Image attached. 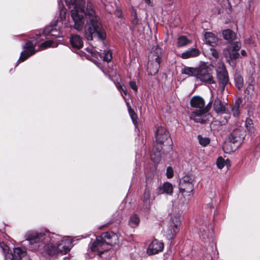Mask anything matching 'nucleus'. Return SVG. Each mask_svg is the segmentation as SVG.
<instances>
[{
  "label": "nucleus",
  "mask_w": 260,
  "mask_h": 260,
  "mask_svg": "<svg viewBox=\"0 0 260 260\" xmlns=\"http://www.w3.org/2000/svg\"><path fill=\"white\" fill-rule=\"evenodd\" d=\"M129 86L131 88L134 90L135 91H137L138 90V87L136 84V83L134 81H131L129 82Z\"/></svg>",
  "instance_id": "a19ab883"
},
{
  "label": "nucleus",
  "mask_w": 260,
  "mask_h": 260,
  "mask_svg": "<svg viewBox=\"0 0 260 260\" xmlns=\"http://www.w3.org/2000/svg\"><path fill=\"white\" fill-rule=\"evenodd\" d=\"M245 127L248 132L253 134L255 131L252 120L250 118H247L245 120Z\"/></svg>",
  "instance_id": "c756f323"
},
{
  "label": "nucleus",
  "mask_w": 260,
  "mask_h": 260,
  "mask_svg": "<svg viewBox=\"0 0 260 260\" xmlns=\"http://www.w3.org/2000/svg\"><path fill=\"white\" fill-rule=\"evenodd\" d=\"M223 54L230 65L233 67L235 66L236 63L233 60L239 57V53L237 51H232L231 50L224 49Z\"/></svg>",
  "instance_id": "f3484780"
},
{
  "label": "nucleus",
  "mask_w": 260,
  "mask_h": 260,
  "mask_svg": "<svg viewBox=\"0 0 260 260\" xmlns=\"http://www.w3.org/2000/svg\"><path fill=\"white\" fill-rule=\"evenodd\" d=\"M210 52L213 57L217 59L219 57V52L216 50L214 47H211Z\"/></svg>",
  "instance_id": "58836bf2"
},
{
  "label": "nucleus",
  "mask_w": 260,
  "mask_h": 260,
  "mask_svg": "<svg viewBox=\"0 0 260 260\" xmlns=\"http://www.w3.org/2000/svg\"><path fill=\"white\" fill-rule=\"evenodd\" d=\"M124 85H123V84H122V83H118L116 85V87L117 88V89H118V90H120L121 89V88L122 87V86H124Z\"/></svg>",
  "instance_id": "de8ad7c7"
},
{
  "label": "nucleus",
  "mask_w": 260,
  "mask_h": 260,
  "mask_svg": "<svg viewBox=\"0 0 260 260\" xmlns=\"http://www.w3.org/2000/svg\"><path fill=\"white\" fill-rule=\"evenodd\" d=\"M229 161L228 159H226V161L222 157H219L216 161V165L218 169H222L225 164H227V161Z\"/></svg>",
  "instance_id": "c9c22d12"
},
{
  "label": "nucleus",
  "mask_w": 260,
  "mask_h": 260,
  "mask_svg": "<svg viewBox=\"0 0 260 260\" xmlns=\"http://www.w3.org/2000/svg\"><path fill=\"white\" fill-rule=\"evenodd\" d=\"M150 190L146 187L141 198L145 209H148L152 202V200L150 199Z\"/></svg>",
  "instance_id": "6ab92c4d"
},
{
  "label": "nucleus",
  "mask_w": 260,
  "mask_h": 260,
  "mask_svg": "<svg viewBox=\"0 0 260 260\" xmlns=\"http://www.w3.org/2000/svg\"><path fill=\"white\" fill-rule=\"evenodd\" d=\"M241 100L240 99L237 100L236 101L233 107L240 109V106H241Z\"/></svg>",
  "instance_id": "a18cd8bd"
},
{
  "label": "nucleus",
  "mask_w": 260,
  "mask_h": 260,
  "mask_svg": "<svg viewBox=\"0 0 260 260\" xmlns=\"http://www.w3.org/2000/svg\"><path fill=\"white\" fill-rule=\"evenodd\" d=\"M131 22L133 26L136 27V26L139 23V19L138 17L132 18Z\"/></svg>",
  "instance_id": "37998d69"
},
{
  "label": "nucleus",
  "mask_w": 260,
  "mask_h": 260,
  "mask_svg": "<svg viewBox=\"0 0 260 260\" xmlns=\"http://www.w3.org/2000/svg\"><path fill=\"white\" fill-rule=\"evenodd\" d=\"M126 105L128 107V112H129V115L131 116V118L132 120V121L135 125H136V124H137L136 120H137V114L135 113V112L133 110H132L131 109L130 105H129V103H126Z\"/></svg>",
  "instance_id": "72a5a7b5"
},
{
  "label": "nucleus",
  "mask_w": 260,
  "mask_h": 260,
  "mask_svg": "<svg viewBox=\"0 0 260 260\" xmlns=\"http://www.w3.org/2000/svg\"><path fill=\"white\" fill-rule=\"evenodd\" d=\"M36 45V43H33L30 41H27L23 46V48L25 50L21 52L20 57L17 62L24 61L29 56L35 54L37 52V50L35 49Z\"/></svg>",
  "instance_id": "9b49d317"
},
{
  "label": "nucleus",
  "mask_w": 260,
  "mask_h": 260,
  "mask_svg": "<svg viewBox=\"0 0 260 260\" xmlns=\"http://www.w3.org/2000/svg\"><path fill=\"white\" fill-rule=\"evenodd\" d=\"M86 51H87V52H88L89 53L91 54V55L92 56L95 57L96 58H98L97 55L98 54L96 53V52H95L92 48H86Z\"/></svg>",
  "instance_id": "79ce46f5"
},
{
  "label": "nucleus",
  "mask_w": 260,
  "mask_h": 260,
  "mask_svg": "<svg viewBox=\"0 0 260 260\" xmlns=\"http://www.w3.org/2000/svg\"><path fill=\"white\" fill-rule=\"evenodd\" d=\"M52 41L50 40L46 41L41 44V45L39 46V49L41 50L45 49L48 47H51L52 46Z\"/></svg>",
  "instance_id": "e433bc0d"
},
{
  "label": "nucleus",
  "mask_w": 260,
  "mask_h": 260,
  "mask_svg": "<svg viewBox=\"0 0 260 260\" xmlns=\"http://www.w3.org/2000/svg\"><path fill=\"white\" fill-rule=\"evenodd\" d=\"M226 2L227 4H228V5H229V7H230V8H229L230 10H231V9L232 7H231V4H230V3L229 1L228 0H226Z\"/></svg>",
  "instance_id": "603ef678"
},
{
  "label": "nucleus",
  "mask_w": 260,
  "mask_h": 260,
  "mask_svg": "<svg viewBox=\"0 0 260 260\" xmlns=\"http://www.w3.org/2000/svg\"><path fill=\"white\" fill-rule=\"evenodd\" d=\"M250 3H251V1L249 0V1H248V5H249V11H251V9H250Z\"/></svg>",
  "instance_id": "864d4df0"
},
{
  "label": "nucleus",
  "mask_w": 260,
  "mask_h": 260,
  "mask_svg": "<svg viewBox=\"0 0 260 260\" xmlns=\"http://www.w3.org/2000/svg\"><path fill=\"white\" fill-rule=\"evenodd\" d=\"M26 249L24 248L16 247L13 249V255L16 259H20L26 255Z\"/></svg>",
  "instance_id": "393cba45"
},
{
  "label": "nucleus",
  "mask_w": 260,
  "mask_h": 260,
  "mask_svg": "<svg viewBox=\"0 0 260 260\" xmlns=\"http://www.w3.org/2000/svg\"><path fill=\"white\" fill-rule=\"evenodd\" d=\"M241 54L243 55V56H245L246 55V52L244 50H242L241 51Z\"/></svg>",
  "instance_id": "3c124183"
},
{
  "label": "nucleus",
  "mask_w": 260,
  "mask_h": 260,
  "mask_svg": "<svg viewBox=\"0 0 260 260\" xmlns=\"http://www.w3.org/2000/svg\"><path fill=\"white\" fill-rule=\"evenodd\" d=\"M153 55L155 58H159L161 60V49L158 46H155L153 48Z\"/></svg>",
  "instance_id": "f704fd0d"
},
{
  "label": "nucleus",
  "mask_w": 260,
  "mask_h": 260,
  "mask_svg": "<svg viewBox=\"0 0 260 260\" xmlns=\"http://www.w3.org/2000/svg\"><path fill=\"white\" fill-rule=\"evenodd\" d=\"M65 2L68 6H74L71 10V17L76 30L82 29L86 19L85 37L88 41L95 38L101 40L106 39V33L97 20L92 3L87 2L85 7V0H65Z\"/></svg>",
  "instance_id": "f257e3e1"
},
{
  "label": "nucleus",
  "mask_w": 260,
  "mask_h": 260,
  "mask_svg": "<svg viewBox=\"0 0 260 260\" xmlns=\"http://www.w3.org/2000/svg\"><path fill=\"white\" fill-rule=\"evenodd\" d=\"M145 3L146 5H147L148 6L152 7L151 0H144Z\"/></svg>",
  "instance_id": "09e8293b"
},
{
  "label": "nucleus",
  "mask_w": 260,
  "mask_h": 260,
  "mask_svg": "<svg viewBox=\"0 0 260 260\" xmlns=\"http://www.w3.org/2000/svg\"><path fill=\"white\" fill-rule=\"evenodd\" d=\"M198 226H199V234L200 238L204 241H206L208 239V221H204L202 224L200 222H198Z\"/></svg>",
  "instance_id": "dca6fc26"
},
{
  "label": "nucleus",
  "mask_w": 260,
  "mask_h": 260,
  "mask_svg": "<svg viewBox=\"0 0 260 260\" xmlns=\"http://www.w3.org/2000/svg\"><path fill=\"white\" fill-rule=\"evenodd\" d=\"M232 110L234 117H238L240 115V111L239 108L233 107Z\"/></svg>",
  "instance_id": "ea45409f"
},
{
  "label": "nucleus",
  "mask_w": 260,
  "mask_h": 260,
  "mask_svg": "<svg viewBox=\"0 0 260 260\" xmlns=\"http://www.w3.org/2000/svg\"><path fill=\"white\" fill-rule=\"evenodd\" d=\"M231 44L230 47H228L226 50H231L232 51H237L238 52L241 48V44L240 42H231L230 43Z\"/></svg>",
  "instance_id": "2f4dec72"
},
{
  "label": "nucleus",
  "mask_w": 260,
  "mask_h": 260,
  "mask_svg": "<svg viewBox=\"0 0 260 260\" xmlns=\"http://www.w3.org/2000/svg\"><path fill=\"white\" fill-rule=\"evenodd\" d=\"M198 68L185 67L182 70L181 73L189 76H194L197 77Z\"/></svg>",
  "instance_id": "a878e982"
},
{
  "label": "nucleus",
  "mask_w": 260,
  "mask_h": 260,
  "mask_svg": "<svg viewBox=\"0 0 260 260\" xmlns=\"http://www.w3.org/2000/svg\"><path fill=\"white\" fill-rule=\"evenodd\" d=\"M197 79L206 84H211L214 83V80L209 69L205 66H200L198 67Z\"/></svg>",
  "instance_id": "9d476101"
},
{
  "label": "nucleus",
  "mask_w": 260,
  "mask_h": 260,
  "mask_svg": "<svg viewBox=\"0 0 260 260\" xmlns=\"http://www.w3.org/2000/svg\"><path fill=\"white\" fill-rule=\"evenodd\" d=\"M70 42L72 48L75 49H79L83 46L82 38L79 35H72L70 39Z\"/></svg>",
  "instance_id": "a211bd4d"
},
{
  "label": "nucleus",
  "mask_w": 260,
  "mask_h": 260,
  "mask_svg": "<svg viewBox=\"0 0 260 260\" xmlns=\"http://www.w3.org/2000/svg\"><path fill=\"white\" fill-rule=\"evenodd\" d=\"M194 177L191 174L183 176L179 184V192L183 196H191L194 188Z\"/></svg>",
  "instance_id": "0eeeda50"
},
{
  "label": "nucleus",
  "mask_w": 260,
  "mask_h": 260,
  "mask_svg": "<svg viewBox=\"0 0 260 260\" xmlns=\"http://www.w3.org/2000/svg\"><path fill=\"white\" fill-rule=\"evenodd\" d=\"M222 35L225 40H228L230 43L233 42L235 39L236 35L231 29H227L223 31Z\"/></svg>",
  "instance_id": "b1692460"
},
{
  "label": "nucleus",
  "mask_w": 260,
  "mask_h": 260,
  "mask_svg": "<svg viewBox=\"0 0 260 260\" xmlns=\"http://www.w3.org/2000/svg\"><path fill=\"white\" fill-rule=\"evenodd\" d=\"M204 41L206 44L210 45L211 47H214L218 41V39L212 32H206L204 34Z\"/></svg>",
  "instance_id": "aec40b11"
},
{
  "label": "nucleus",
  "mask_w": 260,
  "mask_h": 260,
  "mask_svg": "<svg viewBox=\"0 0 260 260\" xmlns=\"http://www.w3.org/2000/svg\"><path fill=\"white\" fill-rule=\"evenodd\" d=\"M235 85L238 89H241L244 84V81L242 77L239 74L236 75L235 76Z\"/></svg>",
  "instance_id": "7c9ffc66"
},
{
  "label": "nucleus",
  "mask_w": 260,
  "mask_h": 260,
  "mask_svg": "<svg viewBox=\"0 0 260 260\" xmlns=\"http://www.w3.org/2000/svg\"><path fill=\"white\" fill-rule=\"evenodd\" d=\"M217 78L219 84V89L221 92L224 90L225 86L229 82L228 73L225 67L222 66L216 70Z\"/></svg>",
  "instance_id": "1a4fd4ad"
},
{
  "label": "nucleus",
  "mask_w": 260,
  "mask_h": 260,
  "mask_svg": "<svg viewBox=\"0 0 260 260\" xmlns=\"http://www.w3.org/2000/svg\"><path fill=\"white\" fill-rule=\"evenodd\" d=\"M192 108L189 114V118L195 122L201 123H206L209 121L211 115L209 111L211 108L212 102H210L205 106L204 100L199 96H195L191 98L190 101Z\"/></svg>",
  "instance_id": "7ed1b4c3"
},
{
  "label": "nucleus",
  "mask_w": 260,
  "mask_h": 260,
  "mask_svg": "<svg viewBox=\"0 0 260 260\" xmlns=\"http://www.w3.org/2000/svg\"><path fill=\"white\" fill-rule=\"evenodd\" d=\"M25 238L29 242L28 246L30 250L44 252L51 256L59 253L66 254L70 252L72 246L70 237H62L48 231H29L25 233Z\"/></svg>",
  "instance_id": "f03ea898"
},
{
  "label": "nucleus",
  "mask_w": 260,
  "mask_h": 260,
  "mask_svg": "<svg viewBox=\"0 0 260 260\" xmlns=\"http://www.w3.org/2000/svg\"><path fill=\"white\" fill-rule=\"evenodd\" d=\"M213 108L217 114H223L226 112L225 106L221 103L218 97H216L213 101Z\"/></svg>",
  "instance_id": "412c9836"
},
{
  "label": "nucleus",
  "mask_w": 260,
  "mask_h": 260,
  "mask_svg": "<svg viewBox=\"0 0 260 260\" xmlns=\"http://www.w3.org/2000/svg\"><path fill=\"white\" fill-rule=\"evenodd\" d=\"M164 248V243L155 239L149 244L147 250V253L149 255L156 254L161 252Z\"/></svg>",
  "instance_id": "f8f14e48"
},
{
  "label": "nucleus",
  "mask_w": 260,
  "mask_h": 260,
  "mask_svg": "<svg viewBox=\"0 0 260 260\" xmlns=\"http://www.w3.org/2000/svg\"><path fill=\"white\" fill-rule=\"evenodd\" d=\"M0 247L5 253V260H17L12 252H9L8 246L4 242H0Z\"/></svg>",
  "instance_id": "5701e85b"
},
{
  "label": "nucleus",
  "mask_w": 260,
  "mask_h": 260,
  "mask_svg": "<svg viewBox=\"0 0 260 260\" xmlns=\"http://www.w3.org/2000/svg\"><path fill=\"white\" fill-rule=\"evenodd\" d=\"M245 137V132L243 128L239 127L233 130L230 137V141L233 144L240 143Z\"/></svg>",
  "instance_id": "4468645a"
},
{
  "label": "nucleus",
  "mask_w": 260,
  "mask_h": 260,
  "mask_svg": "<svg viewBox=\"0 0 260 260\" xmlns=\"http://www.w3.org/2000/svg\"><path fill=\"white\" fill-rule=\"evenodd\" d=\"M131 15H132V18L138 17L136 10L134 8H133Z\"/></svg>",
  "instance_id": "49530a36"
},
{
  "label": "nucleus",
  "mask_w": 260,
  "mask_h": 260,
  "mask_svg": "<svg viewBox=\"0 0 260 260\" xmlns=\"http://www.w3.org/2000/svg\"><path fill=\"white\" fill-rule=\"evenodd\" d=\"M117 239V235L113 232H104L89 244V248L92 252L101 255L108 249L109 245L115 244Z\"/></svg>",
  "instance_id": "20e7f679"
},
{
  "label": "nucleus",
  "mask_w": 260,
  "mask_h": 260,
  "mask_svg": "<svg viewBox=\"0 0 260 260\" xmlns=\"http://www.w3.org/2000/svg\"><path fill=\"white\" fill-rule=\"evenodd\" d=\"M98 54L101 58L107 62L111 61L112 58V53L109 50L102 51L100 50V52H98Z\"/></svg>",
  "instance_id": "cd10ccee"
},
{
  "label": "nucleus",
  "mask_w": 260,
  "mask_h": 260,
  "mask_svg": "<svg viewBox=\"0 0 260 260\" xmlns=\"http://www.w3.org/2000/svg\"><path fill=\"white\" fill-rule=\"evenodd\" d=\"M200 52L197 48H190L185 52L182 53L181 55V58L183 59H187L191 57H195L199 56Z\"/></svg>",
  "instance_id": "4be33fe9"
},
{
  "label": "nucleus",
  "mask_w": 260,
  "mask_h": 260,
  "mask_svg": "<svg viewBox=\"0 0 260 260\" xmlns=\"http://www.w3.org/2000/svg\"><path fill=\"white\" fill-rule=\"evenodd\" d=\"M59 16V18L50 26L46 27L43 31L45 36L50 35L56 38L62 37V32L60 29V25L66 24L67 10L62 4V0H57Z\"/></svg>",
  "instance_id": "423d86ee"
},
{
  "label": "nucleus",
  "mask_w": 260,
  "mask_h": 260,
  "mask_svg": "<svg viewBox=\"0 0 260 260\" xmlns=\"http://www.w3.org/2000/svg\"><path fill=\"white\" fill-rule=\"evenodd\" d=\"M155 143L154 144L150 156L154 162H158L160 160L162 150V145L166 140L170 139V145L173 144L170 136L166 129L162 126H159L155 132Z\"/></svg>",
  "instance_id": "39448f33"
},
{
  "label": "nucleus",
  "mask_w": 260,
  "mask_h": 260,
  "mask_svg": "<svg viewBox=\"0 0 260 260\" xmlns=\"http://www.w3.org/2000/svg\"><path fill=\"white\" fill-rule=\"evenodd\" d=\"M191 43L186 36H181L177 39V46L179 48L184 47Z\"/></svg>",
  "instance_id": "bb28decb"
},
{
  "label": "nucleus",
  "mask_w": 260,
  "mask_h": 260,
  "mask_svg": "<svg viewBox=\"0 0 260 260\" xmlns=\"http://www.w3.org/2000/svg\"><path fill=\"white\" fill-rule=\"evenodd\" d=\"M42 36V35L41 34L40 32H39V34H36V37H34V38L35 39V40H37L40 37H41Z\"/></svg>",
  "instance_id": "8fccbe9b"
},
{
  "label": "nucleus",
  "mask_w": 260,
  "mask_h": 260,
  "mask_svg": "<svg viewBox=\"0 0 260 260\" xmlns=\"http://www.w3.org/2000/svg\"><path fill=\"white\" fill-rule=\"evenodd\" d=\"M160 60L159 58H154L151 62L149 61L147 72L149 75H154L157 73L160 68Z\"/></svg>",
  "instance_id": "2eb2a0df"
},
{
  "label": "nucleus",
  "mask_w": 260,
  "mask_h": 260,
  "mask_svg": "<svg viewBox=\"0 0 260 260\" xmlns=\"http://www.w3.org/2000/svg\"><path fill=\"white\" fill-rule=\"evenodd\" d=\"M119 91H120L123 97H124V95H126L127 94V90L125 86H122Z\"/></svg>",
  "instance_id": "c03bdc74"
},
{
  "label": "nucleus",
  "mask_w": 260,
  "mask_h": 260,
  "mask_svg": "<svg viewBox=\"0 0 260 260\" xmlns=\"http://www.w3.org/2000/svg\"><path fill=\"white\" fill-rule=\"evenodd\" d=\"M140 218L136 214H133L130 217L128 223L132 228H136L139 225L140 223Z\"/></svg>",
  "instance_id": "c85d7f7f"
},
{
  "label": "nucleus",
  "mask_w": 260,
  "mask_h": 260,
  "mask_svg": "<svg viewBox=\"0 0 260 260\" xmlns=\"http://www.w3.org/2000/svg\"><path fill=\"white\" fill-rule=\"evenodd\" d=\"M174 187L172 184L168 181L164 182L158 186L154 190L155 194L158 196L162 194L172 195Z\"/></svg>",
  "instance_id": "ddd939ff"
},
{
  "label": "nucleus",
  "mask_w": 260,
  "mask_h": 260,
  "mask_svg": "<svg viewBox=\"0 0 260 260\" xmlns=\"http://www.w3.org/2000/svg\"><path fill=\"white\" fill-rule=\"evenodd\" d=\"M180 224L179 216H174L171 218L165 232V237L168 240H172L175 237L180 230Z\"/></svg>",
  "instance_id": "6e6552de"
},
{
  "label": "nucleus",
  "mask_w": 260,
  "mask_h": 260,
  "mask_svg": "<svg viewBox=\"0 0 260 260\" xmlns=\"http://www.w3.org/2000/svg\"><path fill=\"white\" fill-rule=\"evenodd\" d=\"M166 175L168 178H172L174 176V171L172 167H168L167 168Z\"/></svg>",
  "instance_id": "4c0bfd02"
},
{
  "label": "nucleus",
  "mask_w": 260,
  "mask_h": 260,
  "mask_svg": "<svg viewBox=\"0 0 260 260\" xmlns=\"http://www.w3.org/2000/svg\"><path fill=\"white\" fill-rule=\"evenodd\" d=\"M198 139L200 144L203 147H206L210 142V139L209 138L203 137L201 135H198Z\"/></svg>",
  "instance_id": "473e14b6"
}]
</instances>
